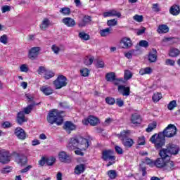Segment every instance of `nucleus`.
I'll return each mask as SVG.
<instances>
[{"mask_svg": "<svg viewBox=\"0 0 180 180\" xmlns=\"http://www.w3.org/2000/svg\"><path fill=\"white\" fill-rule=\"evenodd\" d=\"M89 147V140L83 137L72 138L69 141V150H75L76 155L84 156V152Z\"/></svg>", "mask_w": 180, "mask_h": 180, "instance_id": "1", "label": "nucleus"}, {"mask_svg": "<svg viewBox=\"0 0 180 180\" xmlns=\"http://www.w3.org/2000/svg\"><path fill=\"white\" fill-rule=\"evenodd\" d=\"M63 113H64V111L56 109L51 110L47 115V122L50 124H54L56 123L57 126H61L64 122Z\"/></svg>", "mask_w": 180, "mask_h": 180, "instance_id": "2", "label": "nucleus"}, {"mask_svg": "<svg viewBox=\"0 0 180 180\" xmlns=\"http://www.w3.org/2000/svg\"><path fill=\"white\" fill-rule=\"evenodd\" d=\"M150 141L153 144H155L156 148H161L165 144V136L162 132H160L158 134H155L151 136Z\"/></svg>", "mask_w": 180, "mask_h": 180, "instance_id": "3", "label": "nucleus"}, {"mask_svg": "<svg viewBox=\"0 0 180 180\" xmlns=\"http://www.w3.org/2000/svg\"><path fill=\"white\" fill-rule=\"evenodd\" d=\"M159 155L161 158L155 160V167H157V168H164L165 166V162H167V159H169V158L168 157L167 150H161Z\"/></svg>", "mask_w": 180, "mask_h": 180, "instance_id": "4", "label": "nucleus"}, {"mask_svg": "<svg viewBox=\"0 0 180 180\" xmlns=\"http://www.w3.org/2000/svg\"><path fill=\"white\" fill-rule=\"evenodd\" d=\"M102 159L104 161H108L107 167H110V165H113V164L116 162V158L115 157V155H113V151L110 150L103 151Z\"/></svg>", "mask_w": 180, "mask_h": 180, "instance_id": "5", "label": "nucleus"}, {"mask_svg": "<svg viewBox=\"0 0 180 180\" xmlns=\"http://www.w3.org/2000/svg\"><path fill=\"white\" fill-rule=\"evenodd\" d=\"M176 131H178L176 127L172 124H169L161 133L163 134L165 137L170 139L176 135Z\"/></svg>", "mask_w": 180, "mask_h": 180, "instance_id": "6", "label": "nucleus"}, {"mask_svg": "<svg viewBox=\"0 0 180 180\" xmlns=\"http://www.w3.org/2000/svg\"><path fill=\"white\" fill-rule=\"evenodd\" d=\"M53 85L56 89H61L64 86H67V77L64 75H59L57 79L53 81Z\"/></svg>", "mask_w": 180, "mask_h": 180, "instance_id": "7", "label": "nucleus"}, {"mask_svg": "<svg viewBox=\"0 0 180 180\" xmlns=\"http://www.w3.org/2000/svg\"><path fill=\"white\" fill-rule=\"evenodd\" d=\"M162 150H165L166 151L167 155L169 158L170 157V155H176L180 151L179 146L174 143H169L166 149Z\"/></svg>", "mask_w": 180, "mask_h": 180, "instance_id": "8", "label": "nucleus"}, {"mask_svg": "<svg viewBox=\"0 0 180 180\" xmlns=\"http://www.w3.org/2000/svg\"><path fill=\"white\" fill-rule=\"evenodd\" d=\"M11 161V154L8 150H0V162L1 164H8Z\"/></svg>", "mask_w": 180, "mask_h": 180, "instance_id": "9", "label": "nucleus"}, {"mask_svg": "<svg viewBox=\"0 0 180 180\" xmlns=\"http://www.w3.org/2000/svg\"><path fill=\"white\" fill-rule=\"evenodd\" d=\"M131 46H133V42L131 41V39L127 37H122L120 41V46L121 47V49H130Z\"/></svg>", "mask_w": 180, "mask_h": 180, "instance_id": "10", "label": "nucleus"}, {"mask_svg": "<svg viewBox=\"0 0 180 180\" xmlns=\"http://www.w3.org/2000/svg\"><path fill=\"white\" fill-rule=\"evenodd\" d=\"M40 50L41 49L39 46L32 47L29 51L28 58L30 60H36V58L39 57V53H40Z\"/></svg>", "mask_w": 180, "mask_h": 180, "instance_id": "11", "label": "nucleus"}, {"mask_svg": "<svg viewBox=\"0 0 180 180\" xmlns=\"http://www.w3.org/2000/svg\"><path fill=\"white\" fill-rule=\"evenodd\" d=\"M82 123L86 126L88 124H91V126H96V124L99 123V119L94 116H89L88 118L83 120Z\"/></svg>", "mask_w": 180, "mask_h": 180, "instance_id": "12", "label": "nucleus"}, {"mask_svg": "<svg viewBox=\"0 0 180 180\" xmlns=\"http://www.w3.org/2000/svg\"><path fill=\"white\" fill-rule=\"evenodd\" d=\"M14 134L19 139V140H25L26 139V132L25 129L17 127L14 131Z\"/></svg>", "mask_w": 180, "mask_h": 180, "instance_id": "13", "label": "nucleus"}, {"mask_svg": "<svg viewBox=\"0 0 180 180\" xmlns=\"http://www.w3.org/2000/svg\"><path fill=\"white\" fill-rule=\"evenodd\" d=\"M103 18H113L116 16L117 18H120L122 16V14L120 12L116 11V10H110L108 11L104 12L103 13Z\"/></svg>", "mask_w": 180, "mask_h": 180, "instance_id": "14", "label": "nucleus"}, {"mask_svg": "<svg viewBox=\"0 0 180 180\" xmlns=\"http://www.w3.org/2000/svg\"><path fill=\"white\" fill-rule=\"evenodd\" d=\"M163 169L165 171H167L169 172V171H174L175 169V163H174L173 161H171L169 160V158L166 160V162L165 163V166L163 167Z\"/></svg>", "mask_w": 180, "mask_h": 180, "instance_id": "15", "label": "nucleus"}, {"mask_svg": "<svg viewBox=\"0 0 180 180\" xmlns=\"http://www.w3.org/2000/svg\"><path fill=\"white\" fill-rule=\"evenodd\" d=\"M16 122L18 124H23L25 122H27L26 117L25 116V112L20 111L17 114Z\"/></svg>", "mask_w": 180, "mask_h": 180, "instance_id": "16", "label": "nucleus"}, {"mask_svg": "<svg viewBox=\"0 0 180 180\" xmlns=\"http://www.w3.org/2000/svg\"><path fill=\"white\" fill-rule=\"evenodd\" d=\"M118 92H120V94H122L123 96H129V95H130V87H126L123 85H119Z\"/></svg>", "mask_w": 180, "mask_h": 180, "instance_id": "17", "label": "nucleus"}, {"mask_svg": "<svg viewBox=\"0 0 180 180\" xmlns=\"http://www.w3.org/2000/svg\"><path fill=\"white\" fill-rule=\"evenodd\" d=\"M40 91L43 93L44 95H46V96L51 95L53 92V89H51V87L49 86H42L40 87Z\"/></svg>", "mask_w": 180, "mask_h": 180, "instance_id": "18", "label": "nucleus"}, {"mask_svg": "<svg viewBox=\"0 0 180 180\" xmlns=\"http://www.w3.org/2000/svg\"><path fill=\"white\" fill-rule=\"evenodd\" d=\"M148 61H150V63H155V61H157V50L152 49L149 53Z\"/></svg>", "mask_w": 180, "mask_h": 180, "instance_id": "19", "label": "nucleus"}, {"mask_svg": "<svg viewBox=\"0 0 180 180\" xmlns=\"http://www.w3.org/2000/svg\"><path fill=\"white\" fill-rule=\"evenodd\" d=\"M40 102L37 103H32V104H29L26 108H24V110L22 111L24 112V115H29L32 110H33V108L34 106H38V105H40Z\"/></svg>", "mask_w": 180, "mask_h": 180, "instance_id": "20", "label": "nucleus"}, {"mask_svg": "<svg viewBox=\"0 0 180 180\" xmlns=\"http://www.w3.org/2000/svg\"><path fill=\"white\" fill-rule=\"evenodd\" d=\"M131 122L133 124H140L141 123V117L138 114H133L131 117Z\"/></svg>", "mask_w": 180, "mask_h": 180, "instance_id": "21", "label": "nucleus"}, {"mask_svg": "<svg viewBox=\"0 0 180 180\" xmlns=\"http://www.w3.org/2000/svg\"><path fill=\"white\" fill-rule=\"evenodd\" d=\"M91 22V16L85 15L82 21L79 22V27H84Z\"/></svg>", "mask_w": 180, "mask_h": 180, "instance_id": "22", "label": "nucleus"}, {"mask_svg": "<svg viewBox=\"0 0 180 180\" xmlns=\"http://www.w3.org/2000/svg\"><path fill=\"white\" fill-rule=\"evenodd\" d=\"M130 136V131L129 130H124L120 132V134L118 135V137L120 140L123 141V140L127 139V137Z\"/></svg>", "mask_w": 180, "mask_h": 180, "instance_id": "23", "label": "nucleus"}, {"mask_svg": "<svg viewBox=\"0 0 180 180\" xmlns=\"http://www.w3.org/2000/svg\"><path fill=\"white\" fill-rule=\"evenodd\" d=\"M85 171V165L84 164H80L79 165H77L75 168V173L77 175H79L82 174Z\"/></svg>", "mask_w": 180, "mask_h": 180, "instance_id": "24", "label": "nucleus"}, {"mask_svg": "<svg viewBox=\"0 0 180 180\" xmlns=\"http://www.w3.org/2000/svg\"><path fill=\"white\" fill-rule=\"evenodd\" d=\"M169 12L172 15L176 16V15H179L180 13V7L178 5H174L171 7Z\"/></svg>", "mask_w": 180, "mask_h": 180, "instance_id": "25", "label": "nucleus"}, {"mask_svg": "<svg viewBox=\"0 0 180 180\" xmlns=\"http://www.w3.org/2000/svg\"><path fill=\"white\" fill-rule=\"evenodd\" d=\"M112 33V27H108L103 30H100V34L101 37H106V36H109Z\"/></svg>", "mask_w": 180, "mask_h": 180, "instance_id": "26", "label": "nucleus"}, {"mask_svg": "<svg viewBox=\"0 0 180 180\" xmlns=\"http://www.w3.org/2000/svg\"><path fill=\"white\" fill-rule=\"evenodd\" d=\"M179 54H180V51L176 48H171L169 51V57H178Z\"/></svg>", "mask_w": 180, "mask_h": 180, "instance_id": "27", "label": "nucleus"}, {"mask_svg": "<svg viewBox=\"0 0 180 180\" xmlns=\"http://www.w3.org/2000/svg\"><path fill=\"white\" fill-rule=\"evenodd\" d=\"M153 72V69L150 67L142 68L139 70L140 75H150Z\"/></svg>", "mask_w": 180, "mask_h": 180, "instance_id": "28", "label": "nucleus"}, {"mask_svg": "<svg viewBox=\"0 0 180 180\" xmlns=\"http://www.w3.org/2000/svg\"><path fill=\"white\" fill-rule=\"evenodd\" d=\"M49 26H50V20L48 18H44L42 23L40 25V29L41 30H46Z\"/></svg>", "mask_w": 180, "mask_h": 180, "instance_id": "29", "label": "nucleus"}, {"mask_svg": "<svg viewBox=\"0 0 180 180\" xmlns=\"http://www.w3.org/2000/svg\"><path fill=\"white\" fill-rule=\"evenodd\" d=\"M158 32V33H168V32H169V28L165 25H159Z\"/></svg>", "mask_w": 180, "mask_h": 180, "instance_id": "30", "label": "nucleus"}, {"mask_svg": "<svg viewBox=\"0 0 180 180\" xmlns=\"http://www.w3.org/2000/svg\"><path fill=\"white\" fill-rule=\"evenodd\" d=\"M155 129H157V122L154 121L151 123H150L148 125V129H146L147 133H151L153 130H155Z\"/></svg>", "mask_w": 180, "mask_h": 180, "instance_id": "31", "label": "nucleus"}, {"mask_svg": "<svg viewBox=\"0 0 180 180\" xmlns=\"http://www.w3.org/2000/svg\"><path fill=\"white\" fill-rule=\"evenodd\" d=\"M58 158L61 162H67V153L61 151L58 153Z\"/></svg>", "mask_w": 180, "mask_h": 180, "instance_id": "32", "label": "nucleus"}, {"mask_svg": "<svg viewBox=\"0 0 180 180\" xmlns=\"http://www.w3.org/2000/svg\"><path fill=\"white\" fill-rule=\"evenodd\" d=\"M105 79L106 81L112 82V81H115L116 79V75H115V72L108 73L105 76Z\"/></svg>", "mask_w": 180, "mask_h": 180, "instance_id": "33", "label": "nucleus"}, {"mask_svg": "<svg viewBox=\"0 0 180 180\" xmlns=\"http://www.w3.org/2000/svg\"><path fill=\"white\" fill-rule=\"evenodd\" d=\"M94 56H86L84 58V64L85 65H91L92 64V63H94Z\"/></svg>", "mask_w": 180, "mask_h": 180, "instance_id": "34", "label": "nucleus"}, {"mask_svg": "<svg viewBox=\"0 0 180 180\" xmlns=\"http://www.w3.org/2000/svg\"><path fill=\"white\" fill-rule=\"evenodd\" d=\"M133 143L134 141L131 139H127L122 141V144L124 146V147L130 148L131 146H133Z\"/></svg>", "mask_w": 180, "mask_h": 180, "instance_id": "35", "label": "nucleus"}, {"mask_svg": "<svg viewBox=\"0 0 180 180\" xmlns=\"http://www.w3.org/2000/svg\"><path fill=\"white\" fill-rule=\"evenodd\" d=\"M79 37L82 40H85L86 41L89 40V39H90L89 34H86L84 32H79Z\"/></svg>", "mask_w": 180, "mask_h": 180, "instance_id": "36", "label": "nucleus"}, {"mask_svg": "<svg viewBox=\"0 0 180 180\" xmlns=\"http://www.w3.org/2000/svg\"><path fill=\"white\" fill-rule=\"evenodd\" d=\"M117 19H111L108 20L107 21V26H109V27H113V26H117Z\"/></svg>", "mask_w": 180, "mask_h": 180, "instance_id": "37", "label": "nucleus"}, {"mask_svg": "<svg viewBox=\"0 0 180 180\" xmlns=\"http://www.w3.org/2000/svg\"><path fill=\"white\" fill-rule=\"evenodd\" d=\"M54 75H56V74H54V72H53L51 70H46V72H45L44 77L45 78V79H50V78H53Z\"/></svg>", "mask_w": 180, "mask_h": 180, "instance_id": "38", "label": "nucleus"}, {"mask_svg": "<svg viewBox=\"0 0 180 180\" xmlns=\"http://www.w3.org/2000/svg\"><path fill=\"white\" fill-rule=\"evenodd\" d=\"M25 98L27 99L29 105H33V103H37L36 102H34V97H33V96L30 95V94H25Z\"/></svg>", "mask_w": 180, "mask_h": 180, "instance_id": "39", "label": "nucleus"}, {"mask_svg": "<svg viewBox=\"0 0 180 180\" xmlns=\"http://www.w3.org/2000/svg\"><path fill=\"white\" fill-rule=\"evenodd\" d=\"M162 98L160 93H155L152 97L153 102H159V101Z\"/></svg>", "mask_w": 180, "mask_h": 180, "instance_id": "40", "label": "nucleus"}, {"mask_svg": "<svg viewBox=\"0 0 180 180\" xmlns=\"http://www.w3.org/2000/svg\"><path fill=\"white\" fill-rule=\"evenodd\" d=\"M27 161V160L25 155L18 156L17 158V162H18V164H26Z\"/></svg>", "mask_w": 180, "mask_h": 180, "instance_id": "41", "label": "nucleus"}, {"mask_svg": "<svg viewBox=\"0 0 180 180\" xmlns=\"http://www.w3.org/2000/svg\"><path fill=\"white\" fill-rule=\"evenodd\" d=\"M108 175L110 179H115L117 176V173L115 170H109Z\"/></svg>", "mask_w": 180, "mask_h": 180, "instance_id": "42", "label": "nucleus"}, {"mask_svg": "<svg viewBox=\"0 0 180 180\" xmlns=\"http://www.w3.org/2000/svg\"><path fill=\"white\" fill-rule=\"evenodd\" d=\"M133 77V74H131V72L130 70H124V79L129 80L130 78Z\"/></svg>", "mask_w": 180, "mask_h": 180, "instance_id": "43", "label": "nucleus"}, {"mask_svg": "<svg viewBox=\"0 0 180 180\" xmlns=\"http://www.w3.org/2000/svg\"><path fill=\"white\" fill-rule=\"evenodd\" d=\"M105 102L108 105H115L116 103V100L113 97H107L105 98Z\"/></svg>", "mask_w": 180, "mask_h": 180, "instance_id": "44", "label": "nucleus"}, {"mask_svg": "<svg viewBox=\"0 0 180 180\" xmlns=\"http://www.w3.org/2000/svg\"><path fill=\"white\" fill-rule=\"evenodd\" d=\"M56 162V158H46V164L49 167H51Z\"/></svg>", "mask_w": 180, "mask_h": 180, "instance_id": "45", "label": "nucleus"}, {"mask_svg": "<svg viewBox=\"0 0 180 180\" xmlns=\"http://www.w3.org/2000/svg\"><path fill=\"white\" fill-rule=\"evenodd\" d=\"M96 67H97V68H103V67H105V63L103 60L98 59L96 63Z\"/></svg>", "mask_w": 180, "mask_h": 180, "instance_id": "46", "label": "nucleus"}, {"mask_svg": "<svg viewBox=\"0 0 180 180\" xmlns=\"http://www.w3.org/2000/svg\"><path fill=\"white\" fill-rule=\"evenodd\" d=\"M145 164H147V165H150V167H154L155 165V161L151 160V159L146 158L145 159Z\"/></svg>", "mask_w": 180, "mask_h": 180, "instance_id": "47", "label": "nucleus"}, {"mask_svg": "<svg viewBox=\"0 0 180 180\" xmlns=\"http://www.w3.org/2000/svg\"><path fill=\"white\" fill-rule=\"evenodd\" d=\"M176 107V101H171L167 105V108L169 109V110H172Z\"/></svg>", "mask_w": 180, "mask_h": 180, "instance_id": "48", "label": "nucleus"}, {"mask_svg": "<svg viewBox=\"0 0 180 180\" xmlns=\"http://www.w3.org/2000/svg\"><path fill=\"white\" fill-rule=\"evenodd\" d=\"M80 73L82 77H88V75H89V70H88V68H83L80 70Z\"/></svg>", "mask_w": 180, "mask_h": 180, "instance_id": "49", "label": "nucleus"}, {"mask_svg": "<svg viewBox=\"0 0 180 180\" xmlns=\"http://www.w3.org/2000/svg\"><path fill=\"white\" fill-rule=\"evenodd\" d=\"M115 103L117 106H119V108H122V106L124 105V101H123V100L121 98H118L116 99Z\"/></svg>", "mask_w": 180, "mask_h": 180, "instance_id": "50", "label": "nucleus"}, {"mask_svg": "<svg viewBox=\"0 0 180 180\" xmlns=\"http://www.w3.org/2000/svg\"><path fill=\"white\" fill-rule=\"evenodd\" d=\"M77 129V125L71 122H68V130L69 131H72V130H75Z\"/></svg>", "mask_w": 180, "mask_h": 180, "instance_id": "51", "label": "nucleus"}, {"mask_svg": "<svg viewBox=\"0 0 180 180\" xmlns=\"http://www.w3.org/2000/svg\"><path fill=\"white\" fill-rule=\"evenodd\" d=\"M51 50L55 54H58L60 53V47L56 44L52 45Z\"/></svg>", "mask_w": 180, "mask_h": 180, "instance_id": "52", "label": "nucleus"}, {"mask_svg": "<svg viewBox=\"0 0 180 180\" xmlns=\"http://www.w3.org/2000/svg\"><path fill=\"white\" fill-rule=\"evenodd\" d=\"M20 70L21 72H27V71H29V68H27V65L22 64L20 67Z\"/></svg>", "mask_w": 180, "mask_h": 180, "instance_id": "53", "label": "nucleus"}, {"mask_svg": "<svg viewBox=\"0 0 180 180\" xmlns=\"http://www.w3.org/2000/svg\"><path fill=\"white\" fill-rule=\"evenodd\" d=\"M0 41L3 43V44H6L8 43V36H6V34L1 36L0 37Z\"/></svg>", "mask_w": 180, "mask_h": 180, "instance_id": "54", "label": "nucleus"}, {"mask_svg": "<svg viewBox=\"0 0 180 180\" xmlns=\"http://www.w3.org/2000/svg\"><path fill=\"white\" fill-rule=\"evenodd\" d=\"M139 46L141 47H144L145 49H147V47H148V41L146 40H141L139 41Z\"/></svg>", "mask_w": 180, "mask_h": 180, "instance_id": "55", "label": "nucleus"}, {"mask_svg": "<svg viewBox=\"0 0 180 180\" xmlns=\"http://www.w3.org/2000/svg\"><path fill=\"white\" fill-rule=\"evenodd\" d=\"M152 11H153V12H160V11H161V9L160 8V6L158 5V4H153Z\"/></svg>", "mask_w": 180, "mask_h": 180, "instance_id": "56", "label": "nucleus"}, {"mask_svg": "<svg viewBox=\"0 0 180 180\" xmlns=\"http://www.w3.org/2000/svg\"><path fill=\"white\" fill-rule=\"evenodd\" d=\"M165 64L166 65H170L171 67H174V65H175V60L172 59H166Z\"/></svg>", "mask_w": 180, "mask_h": 180, "instance_id": "57", "label": "nucleus"}, {"mask_svg": "<svg viewBox=\"0 0 180 180\" xmlns=\"http://www.w3.org/2000/svg\"><path fill=\"white\" fill-rule=\"evenodd\" d=\"M138 144L139 146H144V144H146V138H144V136L139 137L138 139Z\"/></svg>", "mask_w": 180, "mask_h": 180, "instance_id": "58", "label": "nucleus"}, {"mask_svg": "<svg viewBox=\"0 0 180 180\" xmlns=\"http://www.w3.org/2000/svg\"><path fill=\"white\" fill-rule=\"evenodd\" d=\"M46 164H47L46 158L42 157L41 160L39 161V165H40V167H44Z\"/></svg>", "mask_w": 180, "mask_h": 180, "instance_id": "59", "label": "nucleus"}, {"mask_svg": "<svg viewBox=\"0 0 180 180\" xmlns=\"http://www.w3.org/2000/svg\"><path fill=\"white\" fill-rule=\"evenodd\" d=\"M32 168H33V166L32 165H28L27 167H26L24 169H22L20 170L21 174H25V172H29V171H30V169H32Z\"/></svg>", "mask_w": 180, "mask_h": 180, "instance_id": "60", "label": "nucleus"}, {"mask_svg": "<svg viewBox=\"0 0 180 180\" xmlns=\"http://www.w3.org/2000/svg\"><path fill=\"white\" fill-rule=\"evenodd\" d=\"M46 71V68L40 66L38 69V74H39V75H42V74L44 75Z\"/></svg>", "mask_w": 180, "mask_h": 180, "instance_id": "61", "label": "nucleus"}, {"mask_svg": "<svg viewBox=\"0 0 180 180\" xmlns=\"http://www.w3.org/2000/svg\"><path fill=\"white\" fill-rule=\"evenodd\" d=\"M75 26V20L74 19L68 18V27H72Z\"/></svg>", "mask_w": 180, "mask_h": 180, "instance_id": "62", "label": "nucleus"}, {"mask_svg": "<svg viewBox=\"0 0 180 180\" xmlns=\"http://www.w3.org/2000/svg\"><path fill=\"white\" fill-rule=\"evenodd\" d=\"M134 20H136V22H141L143 20V15H135L133 17Z\"/></svg>", "mask_w": 180, "mask_h": 180, "instance_id": "63", "label": "nucleus"}, {"mask_svg": "<svg viewBox=\"0 0 180 180\" xmlns=\"http://www.w3.org/2000/svg\"><path fill=\"white\" fill-rule=\"evenodd\" d=\"M11 167H8L2 168L1 170V174H9V172H11Z\"/></svg>", "mask_w": 180, "mask_h": 180, "instance_id": "64", "label": "nucleus"}]
</instances>
